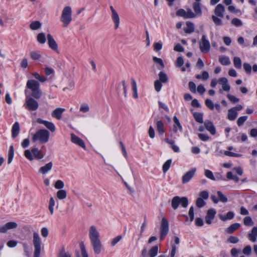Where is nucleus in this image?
I'll use <instances>...</instances> for the list:
<instances>
[{
	"mask_svg": "<svg viewBox=\"0 0 257 257\" xmlns=\"http://www.w3.org/2000/svg\"><path fill=\"white\" fill-rule=\"evenodd\" d=\"M89 237L95 254L101 253L103 246L100 240V234L97 227L91 225L89 229Z\"/></svg>",
	"mask_w": 257,
	"mask_h": 257,
	"instance_id": "f257e3e1",
	"label": "nucleus"
},
{
	"mask_svg": "<svg viewBox=\"0 0 257 257\" xmlns=\"http://www.w3.org/2000/svg\"><path fill=\"white\" fill-rule=\"evenodd\" d=\"M27 87L32 91V96L35 99H39L42 95L40 89V83L35 80H29L27 82Z\"/></svg>",
	"mask_w": 257,
	"mask_h": 257,
	"instance_id": "f03ea898",
	"label": "nucleus"
},
{
	"mask_svg": "<svg viewBox=\"0 0 257 257\" xmlns=\"http://www.w3.org/2000/svg\"><path fill=\"white\" fill-rule=\"evenodd\" d=\"M49 136L50 133L47 130H40L33 135L32 141L34 142L39 141L41 144L46 143L49 141Z\"/></svg>",
	"mask_w": 257,
	"mask_h": 257,
	"instance_id": "7ed1b4c3",
	"label": "nucleus"
},
{
	"mask_svg": "<svg viewBox=\"0 0 257 257\" xmlns=\"http://www.w3.org/2000/svg\"><path fill=\"white\" fill-rule=\"evenodd\" d=\"M72 9L69 6H66L63 9L60 18L63 27H67L72 21Z\"/></svg>",
	"mask_w": 257,
	"mask_h": 257,
	"instance_id": "20e7f679",
	"label": "nucleus"
},
{
	"mask_svg": "<svg viewBox=\"0 0 257 257\" xmlns=\"http://www.w3.org/2000/svg\"><path fill=\"white\" fill-rule=\"evenodd\" d=\"M184 208H186L188 205V200L186 197H180L178 196L174 197L171 201V206L174 209L176 210L179 204Z\"/></svg>",
	"mask_w": 257,
	"mask_h": 257,
	"instance_id": "39448f33",
	"label": "nucleus"
},
{
	"mask_svg": "<svg viewBox=\"0 0 257 257\" xmlns=\"http://www.w3.org/2000/svg\"><path fill=\"white\" fill-rule=\"evenodd\" d=\"M33 244L35 251L33 257H39L41 253V240L39 234L37 232L33 233Z\"/></svg>",
	"mask_w": 257,
	"mask_h": 257,
	"instance_id": "423d86ee",
	"label": "nucleus"
},
{
	"mask_svg": "<svg viewBox=\"0 0 257 257\" xmlns=\"http://www.w3.org/2000/svg\"><path fill=\"white\" fill-rule=\"evenodd\" d=\"M169 232V222L168 220L163 217L161 220V227H160V240L164 239L166 236Z\"/></svg>",
	"mask_w": 257,
	"mask_h": 257,
	"instance_id": "0eeeda50",
	"label": "nucleus"
},
{
	"mask_svg": "<svg viewBox=\"0 0 257 257\" xmlns=\"http://www.w3.org/2000/svg\"><path fill=\"white\" fill-rule=\"evenodd\" d=\"M25 107L30 111H35L39 107V104L37 101L33 98L27 96L26 98Z\"/></svg>",
	"mask_w": 257,
	"mask_h": 257,
	"instance_id": "6e6552de",
	"label": "nucleus"
},
{
	"mask_svg": "<svg viewBox=\"0 0 257 257\" xmlns=\"http://www.w3.org/2000/svg\"><path fill=\"white\" fill-rule=\"evenodd\" d=\"M199 47L200 51L203 53H207L210 50V44L209 41L206 39L205 35H203L202 37L199 44Z\"/></svg>",
	"mask_w": 257,
	"mask_h": 257,
	"instance_id": "1a4fd4ad",
	"label": "nucleus"
},
{
	"mask_svg": "<svg viewBox=\"0 0 257 257\" xmlns=\"http://www.w3.org/2000/svg\"><path fill=\"white\" fill-rule=\"evenodd\" d=\"M196 171V169L194 168L185 173L182 178V184H185L188 183L194 177Z\"/></svg>",
	"mask_w": 257,
	"mask_h": 257,
	"instance_id": "9d476101",
	"label": "nucleus"
},
{
	"mask_svg": "<svg viewBox=\"0 0 257 257\" xmlns=\"http://www.w3.org/2000/svg\"><path fill=\"white\" fill-rule=\"evenodd\" d=\"M18 224L16 222L10 221L6 223L5 225L0 226V233H5L8 230L15 229L18 227Z\"/></svg>",
	"mask_w": 257,
	"mask_h": 257,
	"instance_id": "9b49d317",
	"label": "nucleus"
},
{
	"mask_svg": "<svg viewBox=\"0 0 257 257\" xmlns=\"http://www.w3.org/2000/svg\"><path fill=\"white\" fill-rule=\"evenodd\" d=\"M110 9L111 12V18L114 23V28L117 29L119 25L120 19L117 12L114 9L112 6L110 7Z\"/></svg>",
	"mask_w": 257,
	"mask_h": 257,
	"instance_id": "f8f14e48",
	"label": "nucleus"
},
{
	"mask_svg": "<svg viewBox=\"0 0 257 257\" xmlns=\"http://www.w3.org/2000/svg\"><path fill=\"white\" fill-rule=\"evenodd\" d=\"M37 122L40 124H43L48 130H49L52 132H54L56 130L55 126L52 122L44 120L41 118H37Z\"/></svg>",
	"mask_w": 257,
	"mask_h": 257,
	"instance_id": "ddd939ff",
	"label": "nucleus"
},
{
	"mask_svg": "<svg viewBox=\"0 0 257 257\" xmlns=\"http://www.w3.org/2000/svg\"><path fill=\"white\" fill-rule=\"evenodd\" d=\"M48 44L49 47L55 52L58 51V44L50 34H48L47 36Z\"/></svg>",
	"mask_w": 257,
	"mask_h": 257,
	"instance_id": "4468645a",
	"label": "nucleus"
},
{
	"mask_svg": "<svg viewBox=\"0 0 257 257\" xmlns=\"http://www.w3.org/2000/svg\"><path fill=\"white\" fill-rule=\"evenodd\" d=\"M71 141L73 143L78 145L83 149H85V144L84 141L73 134L71 135Z\"/></svg>",
	"mask_w": 257,
	"mask_h": 257,
	"instance_id": "2eb2a0df",
	"label": "nucleus"
},
{
	"mask_svg": "<svg viewBox=\"0 0 257 257\" xmlns=\"http://www.w3.org/2000/svg\"><path fill=\"white\" fill-rule=\"evenodd\" d=\"M216 214V211L213 209H210L208 210L207 214L205 216V222L208 224H210L212 223V220L214 218Z\"/></svg>",
	"mask_w": 257,
	"mask_h": 257,
	"instance_id": "dca6fc26",
	"label": "nucleus"
},
{
	"mask_svg": "<svg viewBox=\"0 0 257 257\" xmlns=\"http://www.w3.org/2000/svg\"><path fill=\"white\" fill-rule=\"evenodd\" d=\"M204 126L205 128L212 135H215L216 134V128L212 121L209 120H205L204 122Z\"/></svg>",
	"mask_w": 257,
	"mask_h": 257,
	"instance_id": "f3484780",
	"label": "nucleus"
},
{
	"mask_svg": "<svg viewBox=\"0 0 257 257\" xmlns=\"http://www.w3.org/2000/svg\"><path fill=\"white\" fill-rule=\"evenodd\" d=\"M65 110V109L64 108H57L52 112V116L58 120H60L62 118V114Z\"/></svg>",
	"mask_w": 257,
	"mask_h": 257,
	"instance_id": "a211bd4d",
	"label": "nucleus"
},
{
	"mask_svg": "<svg viewBox=\"0 0 257 257\" xmlns=\"http://www.w3.org/2000/svg\"><path fill=\"white\" fill-rule=\"evenodd\" d=\"M224 11L225 9L224 6L221 4H218L215 7L214 13L217 17L222 18L224 16Z\"/></svg>",
	"mask_w": 257,
	"mask_h": 257,
	"instance_id": "6ab92c4d",
	"label": "nucleus"
},
{
	"mask_svg": "<svg viewBox=\"0 0 257 257\" xmlns=\"http://www.w3.org/2000/svg\"><path fill=\"white\" fill-rule=\"evenodd\" d=\"M218 83L222 85V89L226 91H229L230 87L228 83V80L225 77H222L219 79Z\"/></svg>",
	"mask_w": 257,
	"mask_h": 257,
	"instance_id": "aec40b11",
	"label": "nucleus"
},
{
	"mask_svg": "<svg viewBox=\"0 0 257 257\" xmlns=\"http://www.w3.org/2000/svg\"><path fill=\"white\" fill-rule=\"evenodd\" d=\"M52 167L53 163L50 162L45 166L41 167L39 170V172L42 174H46L52 169Z\"/></svg>",
	"mask_w": 257,
	"mask_h": 257,
	"instance_id": "412c9836",
	"label": "nucleus"
},
{
	"mask_svg": "<svg viewBox=\"0 0 257 257\" xmlns=\"http://www.w3.org/2000/svg\"><path fill=\"white\" fill-rule=\"evenodd\" d=\"M30 56L31 58L34 61L39 60L42 57L41 52L38 50L31 51Z\"/></svg>",
	"mask_w": 257,
	"mask_h": 257,
	"instance_id": "4be33fe9",
	"label": "nucleus"
},
{
	"mask_svg": "<svg viewBox=\"0 0 257 257\" xmlns=\"http://www.w3.org/2000/svg\"><path fill=\"white\" fill-rule=\"evenodd\" d=\"M173 120L174 122V124L173 125V132L175 133H177L178 132V129L180 130V131L181 132L182 131V126L179 122V119L176 116H174Z\"/></svg>",
	"mask_w": 257,
	"mask_h": 257,
	"instance_id": "5701e85b",
	"label": "nucleus"
},
{
	"mask_svg": "<svg viewBox=\"0 0 257 257\" xmlns=\"http://www.w3.org/2000/svg\"><path fill=\"white\" fill-rule=\"evenodd\" d=\"M20 130V128L19 123L18 122H16L13 126L12 131V137L14 138H15L16 137L18 136V135L19 134Z\"/></svg>",
	"mask_w": 257,
	"mask_h": 257,
	"instance_id": "b1692460",
	"label": "nucleus"
},
{
	"mask_svg": "<svg viewBox=\"0 0 257 257\" xmlns=\"http://www.w3.org/2000/svg\"><path fill=\"white\" fill-rule=\"evenodd\" d=\"M237 115V112L234 108H231L228 111L227 117L230 120H234L236 119Z\"/></svg>",
	"mask_w": 257,
	"mask_h": 257,
	"instance_id": "393cba45",
	"label": "nucleus"
},
{
	"mask_svg": "<svg viewBox=\"0 0 257 257\" xmlns=\"http://www.w3.org/2000/svg\"><path fill=\"white\" fill-rule=\"evenodd\" d=\"M32 153L34 155V157L37 159H41L43 158L42 152L38 148H33L32 149Z\"/></svg>",
	"mask_w": 257,
	"mask_h": 257,
	"instance_id": "a878e982",
	"label": "nucleus"
},
{
	"mask_svg": "<svg viewBox=\"0 0 257 257\" xmlns=\"http://www.w3.org/2000/svg\"><path fill=\"white\" fill-rule=\"evenodd\" d=\"M219 218L222 221H226L227 220H230L233 218L234 213L231 211H229L227 212L226 215H223L222 214L218 215Z\"/></svg>",
	"mask_w": 257,
	"mask_h": 257,
	"instance_id": "bb28decb",
	"label": "nucleus"
},
{
	"mask_svg": "<svg viewBox=\"0 0 257 257\" xmlns=\"http://www.w3.org/2000/svg\"><path fill=\"white\" fill-rule=\"evenodd\" d=\"M153 61L155 63H157L159 65V66L157 67L159 70H161L165 68V65L162 59L158 58L157 57H153Z\"/></svg>",
	"mask_w": 257,
	"mask_h": 257,
	"instance_id": "cd10ccee",
	"label": "nucleus"
},
{
	"mask_svg": "<svg viewBox=\"0 0 257 257\" xmlns=\"http://www.w3.org/2000/svg\"><path fill=\"white\" fill-rule=\"evenodd\" d=\"M240 226V224L238 223H233L227 228L226 231L228 233L231 234L237 229Z\"/></svg>",
	"mask_w": 257,
	"mask_h": 257,
	"instance_id": "c85d7f7f",
	"label": "nucleus"
},
{
	"mask_svg": "<svg viewBox=\"0 0 257 257\" xmlns=\"http://www.w3.org/2000/svg\"><path fill=\"white\" fill-rule=\"evenodd\" d=\"M56 197L60 200L65 199L67 197V192L65 190H59L56 193Z\"/></svg>",
	"mask_w": 257,
	"mask_h": 257,
	"instance_id": "c756f323",
	"label": "nucleus"
},
{
	"mask_svg": "<svg viewBox=\"0 0 257 257\" xmlns=\"http://www.w3.org/2000/svg\"><path fill=\"white\" fill-rule=\"evenodd\" d=\"M219 61L223 65H229L231 63L229 57L226 56H220Z\"/></svg>",
	"mask_w": 257,
	"mask_h": 257,
	"instance_id": "7c9ffc66",
	"label": "nucleus"
},
{
	"mask_svg": "<svg viewBox=\"0 0 257 257\" xmlns=\"http://www.w3.org/2000/svg\"><path fill=\"white\" fill-rule=\"evenodd\" d=\"M193 8L195 13L196 16H201L202 14V11L200 8L199 3H194L193 4Z\"/></svg>",
	"mask_w": 257,
	"mask_h": 257,
	"instance_id": "2f4dec72",
	"label": "nucleus"
},
{
	"mask_svg": "<svg viewBox=\"0 0 257 257\" xmlns=\"http://www.w3.org/2000/svg\"><path fill=\"white\" fill-rule=\"evenodd\" d=\"M42 24L40 21H35L30 24V28L32 30H37L41 27Z\"/></svg>",
	"mask_w": 257,
	"mask_h": 257,
	"instance_id": "473e14b6",
	"label": "nucleus"
},
{
	"mask_svg": "<svg viewBox=\"0 0 257 257\" xmlns=\"http://www.w3.org/2000/svg\"><path fill=\"white\" fill-rule=\"evenodd\" d=\"M55 205V200L54 198L52 197H50L49 202V206L48 208L50 211V212L51 215L54 214V207Z\"/></svg>",
	"mask_w": 257,
	"mask_h": 257,
	"instance_id": "72a5a7b5",
	"label": "nucleus"
},
{
	"mask_svg": "<svg viewBox=\"0 0 257 257\" xmlns=\"http://www.w3.org/2000/svg\"><path fill=\"white\" fill-rule=\"evenodd\" d=\"M159 80L162 83H166L168 81V77L166 73L163 71H161L159 74Z\"/></svg>",
	"mask_w": 257,
	"mask_h": 257,
	"instance_id": "f704fd0d",
	"label": "nucleus"
},
{
	"mask_svg": "<svg viewBox=\"0 0 257 257\" xmlns=\"http://www.w3.org/2000/svg\"><path fill=\"white\" fill-rule=\"evenodd\" d=\"M37 40L41 44H45L46 41L45 34L44 33L38 34L37 36Z\"/></svg>",
	"mask_w": 257,
	"mask_h": 257,
	"instance_id": "c9c22d12",
	"label": "nucleus"
},
{
	"mask_svg": "<svg viewBox=\"0 0 257 257\" xmlns=\"http://www.w3.org/2000/svg\"><path fill=\"white\" fill-rule=\"evenodd\" d=\"M186 26L187 28L185 30L186 33L191 34L194 31V25L192 22H186Z\"/></svg>",
	"mask_w": 257,
	"mask_h": 257,
	"instance_id": "e433bc0d",
	"label": "nucleus"
},
{
	"mask_svg": "<svg viewBox=\"0 0 257 257\" xmlns=\"http://www.w3.org/2000/svg\"><path fill=\"white\" fill-rule=\"evenodd\" d=\"M159 248L157 245H155L153 246L151 249L149 251V255L150 257H155L156 256L158 252Z\"/></svg>",
	"mask_w": 257,
	"mask_h": 257,
	"instance_id": "4c0bfd02",
	"label": "nucleus"
},
{
	"mask_svg": "<svg viewBox=\"0 0 257 257\" xmlns=\"http://www.w3.org/2000/svg\"><path fill=\"white\" fill-rule=\"evenodd\" d=\"M157 130L160 134L164 133V125L162 121L159 120L157 122Z\"/></svg>",
	"mask_w": 257,
	"mask_h": 257,
	"instance_id": "58836bf2",
	"label": "nucleus"
},
{
	"mask_svg": "<svg viewBox=\"0 0 257 257\" xmlns=\"http://www.w3.org/2000/svg\"><path fill=\"white\" fill-rule=\"evenodd\" d=\"M90 110L89 105L86 103H82L79 108V111L82 113H86Z\"/></svg>",
	"mask_w": 257,
	"mask_h": 257,
	"instance_id": "ea45409f",
	"label": "nucleus"
},
{
	"mask_svg": "<svg viewBox=\"0 0 257 257\" xmlns=\"http://www.w3.org/2000/svg\"><path fill=\"white\" fill-rule=\"evenodd\" d=\"M193 116L197 122L200 123L203 122V114L202 113L194 112L193 113Z\"/></svg>",
	"mask_w": 257,
	"mask_h": 257,
	"instance_id": "a19ab883",
	"label": "nucleus"
},
{
	"mask_svg": "<svg viewBox=\"0 0 257 257\" xmlns=\"http://www.w3.org/2000/svg\"><path fill=\"white\" fill-rule=\"evenodd\" d=\"M14 155V149L13 146H11L10 147L9 153H8V163L10 164L13 159Z\"/></svg>",
	"mask_w": 257,
	"mask_h": 257,
	"instance_id": "79ce46f5",
	"label": "nucleus"
},
{
	"mask_svg": "<svg viewBox=\"0 0 257 257\" xmlns=\"http://www.w3.org/2000/svg\"><path fill=\"white\" fill-rule=\"evenodd\" d=\"M233 64L237 69H240L241 67V61L240 58L235 57L233 58Z\"/></svg>",
	"mask_w": 257,
	"mask_h": 257,
	"instance_id": "37998d69",
	"label": "nucleus"
},
{
	"mask_svg": "<svg viewBox=\"0 0 257 257\" xmlns=\"http://www.w3.org/2000/svg\"><path fill=\"white\" fill-rule=\"evenodd\" d=\"M243 223L246 226H250L253 225V222L250 216H246L243 219Z\"/></svg>",
	"mask_w": 257,
	"mask_h": 257,
	"instance_id": "c03bdc74",
	"label": "nucleus"
},
{
	"mask_svg": "<svg viewBox=\"0 0 257 257\" xmlns=\"http://www.w3.org/2000/svg\"><path fill=\"white\" fill-rule=\"evenodd\" d=\"M54 187L57 189L62 190V188L64 187V183L62 180H57L55 183Z\"/></svg>",
	"mask_w": 257,
	"mask_h": 257,
	"instance_id": "a18cd8bd",
	"label": "nucleus"
},
{
	"mask_svg": "<svg viewBox=\"0 0 257 257\" xmlns=\"http://www.w3.org/2000/svg\"><path fill=\"white\" fill-rule=\"evenodd\" d=\"M172 163V160L169 159L167 160L163 166V171L165 173L170 168Z\"/></svg>",
	"mask_w": 257,
	"mask_h": 257,
	"instance_id": "49530a36",
	"label": "nucleus"
},
{
	"mask_svg": "<svg viewBox=\"0 0 257 257\" xmlns=\"http://www.w3.org/2000/svg\"><path fill=\"white\" fill-rule=\"evenodd\" d=\"M204 175L208 179L213 181L215 180V178L213 174V173L211 171L209 170H205Z\"/></svg>",
	"mask_w": 257,
	"mask_h": 257,
	"instance_id": "de8ad7c7",
	"label": "nucleus"
},
{
	"mask_svg": "<svg viewBox=\"0 0 257 257\" xmlns=\"http://www.w3.org/2000/svg\"><path fill=\"white\" fill-rule=\"evenodd\" d=\"M217 194L219 198V200L223 203H226L227 202L228 199L223 194V193L220 191H218L217 192Z\"/></svg>",
	"mask_w": 257,
	"mask_h": 257,
	"instance_id": "09e8293b",
	"label": "nucleus"
},
{
	"mask_svg": "<svg viewBox=\"0 0 257 257\" xmlns=\"http://www.w3.org/2000/svg\"><path fill=\"white\" fill-rule=\"evenodd\" d=\"M206 204V202L204 200L202 199L201 198L198 197L196 201V205L197 207L201 208L204 206Z\"/></svg>",
	"mask_w": 257,
	"mask_h": 257,
	"instance_id": "8fccbe9b",
	"label": "nucleus"
},
{
	"mask_svg": "<svg viewBox=\"0 0 257 257\" xmlns=\"http://www.w3.org/2000/svg\"><path fill=\"white\" fill-rule=\"evenodd\" d=\"M32 75L37 80H39L41 82H44L46 81L47 79L44 76H41L38 73H34Z\"/></svg>",
	"mask_w": 257,
	"mask_h": 257,
	"instance_id": "3c124183",
	"label": "nucleus"
},
{
	"mask_svg": "<svg viewBox=\"0 0 257 257\" xmlns=\"http://www.w3.org/2000/svg\"><path fill=\"white\" fill-rule=\"evenodd\" d=\"M199 197L203 200H207L209 197L208 191L204 190L200 192L199 194Z\"/></svg>",
	"mask_w": 257,
	"mask_h": 257,
	"instance_id": "603ef678",
	"label": "nucleus"
},
{
	"mask_svg": "<svg viewBox=\"0 0 257 257\" xmlns=\"http://www.w3.org/2000/svg\"><path fill=\"white\" fill-rule=\"evenodd\" d=\"M231 23L236 27H240L242 25V21L238 18H233Z\"/></svg>",
	"mask_w": 257,
	"mask_h": 257,
	"instance_id": "864d4df0",
	"label": "nucleus"
},
{
	"mask_svg": "<svg viewBox=\"0 0 257 257\" xmlns=\"http://www.w3.org/2000/svg\"><path fill=\"white\" fill-rule=\"evenodd\" d=\"M154 87L157 92L160 91L162 87V82L158 80H155L154 82Z\"/></svg>",
	"mask_w": 257,
	"mask_h": 257,
	"instance_id": "5fc2aeb1",
	"label": "nucleus"
},
{
	"mask_svg": "<svg viewBox=\"0 0 257 257\" xmlns=\"http://www.w3.org/2000/svg\"><path fill=\"white\" fill-rule=\"evenodd\" d=\"M226 177L228 179L233 180L237 182L239 181V178L235 175H234L231 172H228L227 173Z\"/></svg>",
	"mask_w": 257,
	"mask_h": 257,
	"instance_id": "6e6d98bb",
	"label": "nucleus"
},
{
	"mask_svg": "<svg viewBox=\"0 0 257 257\" xmlns=\"http://www.w3.org/2000/svg\"><path fill=\"white\" fill-rule=\"evenodd\" d=\"M122 238L121 235H118L113 238L111 240V245L112 246H115Z\"/></svg>",
	"mask_w": 257,
	"mask_h": 257,
	"instance_id": "4d7b16f0",
	"label": "nucleus"
},
{
	"mask_svg": "<svg viewBox=\"0 0 257 257\" xmlns=\"http://www.w3.org/2000/svg\"><path fill=\"white\" fill-rule=\"evenodd\" d=\"M81 251L82 257H88V255L87 253L86 250L85 249V245L83 242H81L80 244Z\"/></svg>",
	"mask_w": 257,
	"mask_h": 257,
	"instance_id": "13d9d810",
	"label": "nucleus"
},
{
	"mask_svg": "<svg viewBox=\"0 0 257 257\" xmlns=\"http://www.w3.org/2000/svg\"><path fill=\"white\" fill-rule=\"evenodd\" d=\"M247 116H242L239 117L238 118L237 121V125L239 126H241L244 123V122L247 120Z\"/></svg>",
	"mask_w": 257,
	"mask_h": 257,
	"instance_id": "bf43d9fd",
	"label": "nucleus"
},
{
	"mask_svg": "<svg viewBox=\"0 0 257 257\" xmlns=\"http://www.w3.org/2000/svg\"><path fill=\"white\" fill-rule=\"evenodd\" d=\"M212 19L216 25L219 26L222 25V20L216 16H212Z\"/></svg>",
	"mask_w": 257,
	"mask_h": 257,
	"instance_id": "052dcab7",
	"label": "nucleus"
},
{
	"mask_svg": "<svg viewBox=\"0 0 257 257\" xmlns=\"http://www.w3.org/2000/svg\"><path fill=\"white\" fill-rule=\"evenodd\" d=\"M196 15L192 12L190 9L186 11V19H192L196 17Z\"/></svg>",
	"mask_w": 257,
	"mask_h": 257,
	"instance_id": "680f3d73",
	"label": "nucleus"
},
{
	"mask_svg": "<svg viewBox=\"0 0 257 257\" xmlns=\"http://www.w3.org/2000/svg\"><path fill=\"white\" fill-rule=\"evenodd\" d=\"M224 155L227 156L233 157H240L242 155L239 154L234 153L230 151H226L224 152Z\"/></svg>",
	"mask_w": 257,
	"mask_h": 257,
	"instance_id": "e2e57ef3",
	"label": "nucleus"
},
{
	"mask_svg": "<svg viewBox=\"0 0 257 257\" xmlns=\"http://www.w3.org/2000/svg\"><path fill=\"white\" fill-rule=\"evenodd\" d=\"M188 86L189 90L191 92L194 93L196 92V85L193 82L190 81L188 83Z\"/></svg>",
	"mask_w": 257,
	"mask_h": 257,
	"instance_id": "0e129e2a",
	"label": "nucleus"
},
{
	"mask_svg": "<svg viewBox=\"0 0 257 257\" xmlns=\"http://www.w3.org/2000/svg\"><path fill=\"white\" fill-rule=\"evenodd\" d=\"M243 68L244 69L246 73L250 74L251 72V65L247 63H244L243 64Z\"/></svg>",
	"mask_w": 257,
	"mask_h": 257,
	"instance_id": "69168bd1",
	"label": "nucleus"
},
{
	"mask_svg": "<svg viewBox=\"0 0 257 257\" xmlns=\"http://www.w3.org/2000/svg\"><path fill=\"white\" fill-rule=\"evenodd\" d=\"M251 251V248L250 245H246L242 250L243 254L249 255L250 254Z\"/></svg>",
	"mask_w": 257,
	"mask_h": 257,
	"instance_id": "338daca9",
	"label": "nucleus"
},
{
	"mask_svg": "<svg viewBox=\"0 0 257 257\" xmlns=\"http://www.w3.org/2000/svg\"><path fill=\"white\" fill-rule=\"evenodd\" d=\"M205 104L211 110H213L214 109V105L211 100L206 99L205 100Z\"/></svg>",
	"mask_w": 257,
	"mask_h": 257,
	"instance_id": "774afa93",
	"label": "nucleus"
}]
</instances>
